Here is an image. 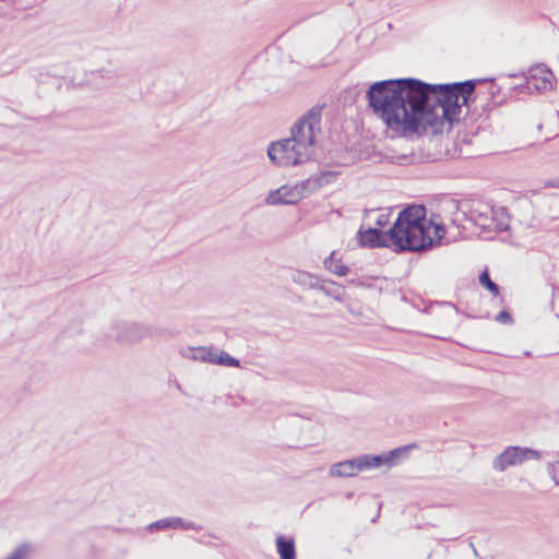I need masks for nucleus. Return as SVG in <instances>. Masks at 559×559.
Listing matches in <instances>:
<instances>
[{
	"mask_svg": "<svg viewBox=\"0 0 559 559\" xmlns=\"http://www.w3.org/2000/svg\"><path fill=\"white\" fill-rule=\"evenodd\" d=\"M31 551V546L28 544H21L17 546L12 554H10L4 559H26Z\"/></svg>",
	"mask_w": 559,
	"mask_h": 559,
	"instance_id": "21",
	"label": "nucleus"
},
{
	"mask_svg": "<svg viewBox=\"0 0 559 559\" xmlns=\"http://www.w3.org/2000/svg\"><path fill=\"white\" fill-rule=\"evenodd\" d=\"M275 545L280 559H296V545L293 537L278 535Z\"/></svg>",
	"mask_w": 559,
	"mask_h": 559,
	"instance_id": "12",
	"label": "nucleus"
},
{
	"mask_svg": "<svg viewBox=\"0 0 559 559\" xmlns=\"http://www.w3.org/2000/svg\"><path fill=\"white\" fill-rule=\"evenodd\" d=\"M207 347L199 346V347H188L181 352V355L186 358L195 360L197 356H205L201 349H206Z\"/></svg>",
	"mask_w": 559,
	"mask_h": 559,
	"instance_id": "23",
	"label": "nucleus"
},
{
	"mask_svg": "<svg viewBox=\"0 0 559 559\" xmlns=\"http://www.w3.org/2000/svg\"><path fill=\"white\" fill-rule=\"evenodd\" d=\"M544 186H545V188H558L559 189V178L547 180Z\"/></svg>",
	"mask_w": 559,
	"mask_h": 559,
	"instance_id": "28",
	"label": "nucleus"
},
{
	"mask_svg": "<svg viewBox=\"0 0 559 559\" xmlns=\"http://www.w3.org/2000/svg\"><path fill=\"white\" fill-rule=\"evenodd\" d=\"M267 156L278 167L300 165L311 158L308 151L297 147L289 138L272 142L267 148Z\"/></svg>",
	"mask_w": 559,
	"mask_h": 559,
	"instance_id": "4",
	"label": "nucleus"
},
{
	"mask_svg": "<svg viewBox=\"0 0 559 559\" xmlns=\"http://www.w3.org/2000/svg\"><path fill=\"white\" fill-rule=\"evenodd\" d=\"M388 223H389V215H385V214L379 215V217L377 218V222H376L377 226H379L380 228L384 227Z\"/></svg>",
	"mask_w": 559,
	"mask_h": 559,
	"instance_id": "27",
	"label": "nucleus"
},
{
	"mask_svg": "<svg viewBox=\"0 0 559 559\" xmlns=\"http://www.w3.org/2000/svg\"><path fill=\"white\" fill-rule=\"evenodd\" d=\"M543 457L542 452L531 449V448H523L522 447V459L523 462L527 460H540Z\"/></svg>",
	"mask_w": 559,
	"mask_h": 559,
	"instance_id": "24",
	"label": "nucleus"
},
{
	"mask_svg": "<svg viewBox=\"0 0 559 559\" xmlns=\"http://www.w3.org/2000/svg\"><path fill=\"white\" fill-rule=\"evenodd\" d=\"M499 227H500V229H501V230H504V229H507V228H508V224L502 225V224L500 223V224H499Z\"/></svg>",
	"mask_w": 559,
	"mask_h": 559,
	"instance_id": "30",
	"label": "nucleus"
},
{
	"mask_svg": "<svg viewBox=\"0 0 559 559\" xmlns=\"http://www.w3.org/2000/svg\"><path fill=\"white\" fill-rule=\"evenodd\" d=\"M292 280L294 283L300 285L304 288H308V289H317L321 282L318 278V276H316L309 272L299 271V270L295 271L292 274Z\"/></svg>",
	"mask_w": 559,
	"mask_h": 559,
	"instance_id": "13",
	"label": "nucleus"
},
{
	"mask_svg": "<svg viewBox=\"0 0 559 559\" xmlns=\"http://www.w3.org/2000/svg\"><path fill=\"white\" fill-rule=\"evenodd\" d=\"M496 321L503 324H510L513 322V319L509 311L502 310L497 314Z\"/></svg>",
	"mask_w": 559,
	"mask_h": 559,
	"instance_id": "26",
	"label": "nucleus"
},
{
	"mask_svg": "<svg viewBox=\"0 0 559 559\" xmlns=\"http://www.w3.org/2000/svg\"><path fill=\"white\" fill-rule=\"evenodd\" d=\"M325 284L335 285L336 283L331 280L321 281L317 289L323 292L326 296L334 298L337 301L343 300V290L341 287L330 288Z\"/></svg>",
	"mask_w": 559,
	"mask_h": 559,
	"instance_id": "16",
	"label": "nucleus"
},
{
	"mask_svg": "<svg viewBox=\"0 0 559 559\" xmlns=\"http://www.w3.org/2000/svg\"><path fill=\"white\" fill-rule=\"evenodd\" d=\"M413 448H416V444H408L401 448H395L389 451L388 453H384L385 456L388 457L389 466L392 465L402 453H407L409 449Z\"/></svg>",
	"mask_w": 559,
	"mask_h": 559,
	"instance_id": "20",
	"label": "nucleus"
},
{
	"mask_svg": "<svg viewBox=\"0 0 559 559\" xmlns=\"http://www.w3.org/2000/svg\"><path fill=\"white\" fill-rule=\"evenodd\" d=\"M480 81V83L487 81H489L490 83L487 88V94L489 95V98H487L485 103L477 104L478 107L480 106L481 108V112H477L478 116H481L484 112L490 111L493 107L502 103V98H499V93L501 88L495 83L493 79H484Z\"/></svg>",
	"mask_w": 559,
	"mask_h": 559,
	"instance_id": "11",
	"label": "nucleus"
},
{
	"mask_svg": "<svg viewBox=\"0 0 559 559\" xmlns=\"http://www.w3.org/2000/svg\"><path fill=\"white\" fill-rule=\"evenodd\" d=\"M335 255H336V252L333 251V252H331V254L328 258L324 259V261H323L324 267L329 272H331L337 276L347 275L349 273V267L347 265L343 264L341 262V260H337L335 258Z\"/></svg>",
	"mask_w": 559,
	"mask_h": 559,
	"instance_id": "14",
	"label": "nucleus"
},
{
	"mask_svg": "<svg viewBox=\"0 0 559 559\" xmlns=\"http://www.w3.org/2000/svg\"><path fill=\"white\" fill-rule=\"evenodd\" d=\"M547 473L556 485H559V462L547 464Z\"/></svg>",
	"mask_w": 559,
	"mask_h": 559,
	"instance_id": "25",
	"label": "nucleus"
},
{
	"mask_svg": "<svg viewBox=\"0 0 559 559\" xmlns=\"http://www.w3.org/2000/svg\"><path fill=\"white\" fill-rule=\"evenodd\" d=\"M322 109L323 106L311 107L294 123L290 130V141L296 143L300 150L308 151L310 157L313 154L316 131H320Z\"/></svg>",
	"mask_w": 559,
	"mask_h": 559,
	"instance_id": "3",
	"label": "nucleus"
},
{
	"mask_svg": "<svg viewBox=\"0 0 559 559\" xmlns=\"http://www.w3.org/2000/svg\"><path fill=\"white\" fill-rule=\"evenodd\" d=\"M361 456L362 468L379 467L382 465H389L388 457L384 453L378 455L364 454Z\"/></svg>",
	"mask_w": 559,
	"mask_h": 559,
	"instance_id": "15",
	"label": "nucleus"
},
{
	"mask_svg": "<svg viewBox=\"0 0 559 559\" xmlns=\"http://www.w3.org/2000/svg\"><path fill=\"white\" fill-rule=\"evenodd\" d=\"M91 75L92 76H99L100 79L105 80L107 85L114 84L117 81L118 76H119L117 70H115V69H106V68H102V69H98L96 71H92Z\"/></svg>",
	"mask_w": 559,
	"mask_h": 559,
	"instance_id": "19",
	"label": "nucleus"
},
{
	"mask_svg": "<svg viewBox=\"0 0 559 559\" xmlns=\"http://www.w3.org/2000/svg\"><path fill=\"white\" fill-rule=\"evenodd\" d=\"M146 528L148 532L165 531V530H169V528L200 531L201 526L194 522L185 521L182 518L171 516V518H165V519L157 520V521L148 524Z\"/></svg>",
	"mask_w": 559,
	"mask_h": 559,
	"instance_id": "8",
	"label": "nucleus"
},
{
	"mask_svg": "<svg viewBox=\"0 0 559 559\" xmlns=\"http://www.w3.org/2000/svg\"><path fill=\"white\" fill-rule=\"evenodd\" d=\"M360 471H364L361 456H357L332 464L329 474L333 477H353L356 476Z\"/></svg>",
	"mask_w": 559,
	"mask_h": 559,
	"instance_id": "10",
	"label": "nucleus"
},
{
	"mask_svg": "<svg viewBox=\"0 0 559 559\" xmlns=\"http://www.w3.org/2000/svg\"><path fill=\"white\" fill-rule=\"evenodd\" d=\"M0 2H7L9 3L12 8H16L17 7V2L16 0H0ZM0 15H2V13L0 12Z\"/></svg>",
	"mask_w": 559,
	"mask_h": 559,
	"instance_id": "29",
	"label": "nucleus"
},
{
	"mask_svg": "<svg viewBox=\"0 0 559 559\" xmlns=\"http://www.w3.org/2000/svg\"><path fill=\"white\" fill-rule=\"evenodd\" d=\"M219 349L207 347L206 349H201V352L204 353L205 356H197L194 357L195 360L203 361V362H210L215 365V360L217 358V353Z\"/></svg>",
	"mask_w": 559,
	"mask_h": 559,
	"instance_id": "22",
	"label": "nucleus"
},
{
	"mask_svg": "<svg viewBox=\"0 0 559 559\" xmlns=\"http://www.w3.org/2000/svg\"><path fill=\"white\" fill-rule=\"evenodd\" d=\"M299 199L300 193L296 188L282 186L281 188L271 190L267 193L265 203L267 205L295 204L299 201Z\"/></svg>",
	"mask_w": 559,
	"mask_h": 559,
	"instance_id": "9",
	"label": "nucleus"
},
{
	"mask_svg": "<svg viewBox=\"0 0 559 559\" xmlns=\"http://www.w3.org/2000/svg\"><path fill=\"white\" fill-rule=\"evenodd\" d=\"M522 463V447L510 445L495 457L492 468L497 472H504L508 467L520 465Z\"/></svg>",
	"mask_w": 559,
	"mask_h": 559,
	"instance_id": "7",
	"label": "nucleus"
},
{
	"mask_svg": "<svg viewBox=\"0 0 559 559\" xmlns=\"http://www.w3.org/2000/svg\"><path fill=\"white\" fill-rule=\"evenodd\" d=\"M478 82L431 84L415 78L389 79L372 83L366 97L388 129L403 138L420 136L429 128L438 132L445 122L453 126L463 107L476 115Z\"/></svg>",
	"mask_w": 559,
	"mask_h": 559,
	"instance_id": "1",
	"label": "nucleus"
},
{
	"mask_svg": "<svg viewBox=\"0 0 559 559\" xmlns=\"http://www.w3.org/2000/svg\"><path fill=\"white\" fill-rule=\"evenodd\" d=\"M116 330L115 340L121 344L133 345L144 338H152L166 332L165 329H158L138 322H117L114 325Z\"/></svg>",
	"mask_w": 559,
	"mask_h": 559,
	"instance_id": "5",
	"label": "nucleus"
},
{
	"mask_svg": "<svg viewBox=\"0 0 559 559\" xmlns=\"http://www.w3.org/2000/svg\"><path fill=\"white\" fill-rule=\"evenodd\" d=\"M478 280L480 285L488 289L493 296H498L500 294V286L491 281L488 270L481 271Z\"/></svg>",
	"mask_w": 559,
	"mask_h": 559,
	"instance_id": "17",
	"label": "nucleus"
},
{
	"mask_svg": "<svg viewBox=\"0 0 559 559\" xmlns=\"http://www.w3.org/2000/svg\"><path fill=\"white\" fill-rule=\"evenodd\" d=\"M428 219L427 209L423 204H411L397 215L393 225L383 231L380 228H360L357 239L364 248H391L396 253L427 252L438 247L445 235L442 223Z\"/></svg>",
	"mask_w": 559,
	"mask_h": 559,
	"instance_id": "2",
	"label": "nucleus"
},
{
	"mask_svg": "<svg viewBox=\"0 0 559 559\" xmlns=\"http://www.w3.org/2000/svg\"><path fill=\"white\" fill-rule=\"evenodd\" d=\"M215 365L224 366V367H240V360L229 355L227 352L219 349L217 353V358L215 360Z\"/></svg>",
	"mask_w": 559,
	"mask_h": 559,
	"instance_id": "18",
	"label": "nucleus"
},
{
	"mask_svg": "<svg viewBox=\"0 0 559 559\" xmlns=\"http://www.w3.org/2000/svg\"><path fill=\"white\" fill-rule=\"evenodd\" d=\"M557 79L552 71L546 66H538L531 69V78L527 81V87L531 90L532 85L538 92H546L554 88Z\"/></svg>",
	"mask_w": 559,
	"mask_h": 559,
	"instance_id": "6",
	"label": "nucleus"
}]
</instances>
